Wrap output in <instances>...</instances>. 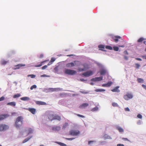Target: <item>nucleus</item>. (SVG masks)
<instances>
[{
  "mask_svg": "<svg viewBox=\"0 0 146 146\" xmlns=\"http://www.w3.org/2000/svg\"><path fill=\"white\" fill-rule=\"evenodd\" d=\"M105 48H106L110 50H112L113 49L112 47L110 46H107L105 47Z\"/></svg>",
  "mask_w": 146,
  "mask_h": 146,
  "instance_id": "36",
  "label": "nucleus"
},
{
  "mask_svg": "<svg viewBox=\"0 0 146 146\" xmlns=\"http://www.w3.org/2000/svg\"><path fill=\"white\" fill-rule=\"evenodd\" d=\"M119 48L117 46H114L113 47V49L115 51H117L119 50Z\"/></svg>",
  "mask_w": 146,
  "mask_h": 146,
  "instance_id": "38",
  "label": "nucleus"
},
{
  "mask_svg": "<svg viewBox=\"0 0 146 146\" xmlns=\"http://www.w3.org/2000/svg\"><path fill=\"white\" fill-rule=\"evenodd\" d=\"M137 117L141 119L142 118V116L140 114H138L137 115Z\"/></svg>",
  "mask_w": 146,
  "mask_h": 146,
  "instance_id": "48",
  "label": "nucleus"
},
{
  "mask_svg": "<svg viewBox=\"0 0 146 146\" xmlns=\"http://www.w3.org/2000/svg\"><path fill=\"white\" fill-rule=\"evenodd\" d=\"M80 92L81 93H82L84 94H87L88 93V92H85V91H81Z\"/></svg>",
  "mask_w": 146,
  "mask_h": 146,
  "instance_id": "50",
  "label": "nucleus"
},
{
  "mask_svg": "<svg viewBox=\"0 0 146 146\" xmlns=\"http://www.w3.org/2000/svg\"><path fill=\"white\" fill-rule=\"evenodd\" d=\"M119 88V86H117L115 88L113 89L112 90H111L112 92H119L120 90L118 89Z\"/></svg>",
  "mask_w": 146,
  "mask_h": 146,
  "instance_id": "17",
  "label": "nucleus"
},
{
  "mask_svg": "<svg viewBox=\"0 0 146 146\" xmlns=\"http://www.w3.org/2000/svg\"><path fill=\"white\" fill-rule=\"evenodd\" d=\"M98 47L100 49H104L105 48V46L103 45H99L98 46Z\"/></svg>",
  "mask_w": 146,
  "mask_h": 146,
  "instance_id": "37",
  "label": "nucleus"
},
{
  "mask_svg": "<svg viewBox=\"0 0 146 146\" xmlns=\"http://www.w3.org/2000/svg\"><path fill=\"white\" fill-rule=\"evenodd\" d=\"M21 99L23 101H27L29 100H30V98L29 97H25L21 98Z\"/></svg>",
  "mask_w": 146,
  "mask_h": 146,
  "instance_id": "22",
  "label": "nucleus"
},
{
  "mask_svg": "<svg viewBox=\"0 0 146 146\" xmlns=\"http://www.w3.org/2000/svg\"><path fill=\"white\" fill-rule=\"evenodd\" d=\"M28 133L27 135H28L29 134L32 133L33 132V130L31 128H30L28 129Z\"/></svg>",
  "mask_w": 146,
  "mask_h": 146,
  "instance_id": "24",
  "label": "nucleus"
},
{
  "mask_svg": "<svg viewBox=\"0 0 146 146\" xmlns=\"http://www.w3.org/2000/svg\"><path fill=\"white\" fill-rule=\"evenodd\" d=\"M111 38L112 39V41L117 42L118 41L119 39L121 38V37L119 36H112Z\"/></svg>",
  "mask_w": 146,
  "mask_h": 146,
  "instance_id": "9",
  "label": "nucleus"
},
{
  "mask_svg": "<svg viewBox=\"0 0 146 146\" xmlns=\"http://www.w3.org/2000/svg\"><path fill=\"white\" fill-rule=\"evenodd\" d=\"M55 60V58H52L50 60V62L52 63Z\"/></svg>",
  "mask_w": 146,
  "mask_h": 146,
  "instance_id": "45",
  "label": "nucleus"
},
{
  "mask_svg": "<svg viewBox=\"0 0 146 146\" xmlns=\"http://www.w3.org/2000/svg\"><path fill=\"white\" fill-rule=\"evenodd\" d=\"M44 62H45L44 61L40 63V64L38 65H35V67H40L41 66H42L43 63H44Z\"/></svg>",
  "mask_w": 146,
  "mask_h": 146,
  "instance_id": "34",
  "label": "nucleus"
},
{
  "mask_svg": "<svg viewBox=\"0 0 146 146\" xmlns=\"http://www.w3.org/2000/svg\"><path fill=\"white\" fill-rule=\"evenodd\" d=\"M36 103L37 104L40 105H45L46 104V103L45 102L39 101H36Z\"/></svg>",
  "mask_w": 146,
  "mask_h": 146,
  "instance_id": "18",
  "label": "nucleus"
},
{
  "mask_svg": "<svg viewBox=\"0 0 146 146\" xmlns=\"http://www.w3.org/2000/svg\"><path fill=\"white\" fill-rule=\"evenodd\" d=\"M7 63V61H6L4 60H3L1 61V64L2 65H5Z\"/></svg>",
  "mask_w": 146,
  "mask_h": 146,
  "instance_id": "35",
  "label": "nucleus"
},
{
  "mask_svg": "<svg viewBox=\"0 0 146 146\" xmlns=\"http://www.w3.org/2000/svg\"><path fill=\"white\" fill-rule=\"evenodd\" d=\"M124 54H128V53L127 50L125 51L124 52Z\"/></svg>",
  "mask_w": 146,
  "mask_h": 146,
  "instance_id": "59",
  "label": "nucleus"
},
{
  "mask_svg": "<svg viewBox=\"0 0 146 146\" xmlns=\"http://www.w3.org/2000/svg\"><path fill=\"white\" fill-rule=\"evenodd\" d=\"M47 117L48 118L50 121L55 119L60 121L61 119L60 116L58 115H54L53 114H50L48 115Z\"/></svg>",
  "mask_w": 146,
  "mask_h": 146,
  "instance_id": "1",
  "label": "nucleus"
},
{
  "mask_svg": "<svg viewBox=\"0 0 146 146\" xmlns=\"http://www.w3.org/2000/svg\"><path fill=\"white\" fill-rule=\"evenodd\" d=\"M76 115L77 116H78L81 117L82 118H84L85 117L83 115H80L79 114H76Z\"/></svg>",
  "mask_w": 146,
  "mask_h": 146,
  "instance_id": "46",
  "label": "nucleus"
},
{
  "mask_svg": "<svg viewBox=\"0 0 146 146\" xmlns=\"http://www.w3.org/2000/svg\"><path fill=\"white\" fill-rule=\"evenodd\" d=\"M69 135L73 136H78L80 134V131L78 130L72 129L70 131Z\"/></svg>",
  "mask_w": 146,
  "mask_h": 146,
  "instance_id": "3",
  "label": "nucleus"
},
{
  "mask_svg": "<svg viewBox=\"0 0 146 146\" xmlns=\"http://www.w3.org/2000/svg\"><path fill=\"white\" fill-rule=\"evenodd\" d=\"M98 107L97 106H96L95 108H93L91 110V111H93V112L94 111H96L98 110Z\"/></svg>",
  "mask_w": 146,
  "mask_h": 146,
  "instance_id": "30",
  "label": "nucleus"
},
{
  "mask_svg": "<svg viewBox=\"0 0 146 146\" xmlns=\"http://www.w3.org/2000/svg\"><path fill=\"white\" fill-rule=\"evenodd\" d=\"M137 81L138 82L143 83L144 82V80L143 79L141 78H138L137 79Z\"/></svg>",
  "mask_w": 146,
  "mask_h": 146,
  "instance_id": "29",
  "label": "nucleus"
},
{
  "mask_svg": "<svg viewBox=\"0 0 146 146\" xmlns=\"http://www.w3.org/2000/svg\"><path fill=\"white\" fill-rule=\"evenodd\" d=\"M27 76L28 77L30 76L31 78H34L36 77V76L34 74L28 75Z\"/></svg>",
  "mask_w": 146,
  "mask_h": 146,
  "instance_id": "39",
  "label": "nucleus"
},
{
  "mask_svg": "<svg viewBox=\"0 0 146 146\" xmlns=\"http://www.w3.org/2000/svg\"><path fill=\"white\" fill-rule=\"evenodd\" d=\"M133 96L131 93H127V94L124 95L123 98L126 100H128L129 99L132 98Z\"/></svg>",
  "mask_w": 146,
  "mask_h": 146,
  "instance_id": "5",
  "label": "nucleus"
},
{
  "mask_svg": "<svg viewBox=\"0 0 146 146\" xmlns=\"http://www.w3.org/2000/svg\"><path fill=\"white\" fill-rule=\"evenodd\" d=\"M52 129L53 131H59L60 129V127L59 126L53 127H52Z\"/></svg>",
  "mask_w": 146,
  "mask_h": 146,
  "instance_id": "15",
  "label": "nucleus"
},
{
  "mask_svg": "<svg viewBox=\"0 0 146 146\" xmlns=\"http://www.w3.org/2000/svg\"><path fill=\"white\" fill-rule=\"evenodd\" d=\"M106 73V70H105L103 69L100 72V74L101 75H104Z\"/></svg>",
  "mask_w": 146,
  "mask_h": 146,
  "instance_id": "28",
  "label": "nucleus"
},
{
  "mask_svg": "<svg viewBox=\"0 0 146 146\" xmlns=\"http://www.w3.org/2000/svg\"><path fill=\"white\" fill-rule=\"evenodd\" d=\"M75 66V64L74 62L67 63L66 64V66L67 67H72Z\"/></svg>",
  "mask_w": 146,
  "mask_h": 146,
  "instance_id": "13",
  "label": "nucleus"
},
{
  "mask_svg": "<svg viewBox=\"0 0 146 146\" xmlns=\"http://www.w3.org/2000/svg\"><path fill=\"white\" fill-rule=\"evenodd\" d=\"M66 139L68 140H73L75 139L74 138L72 137V138H65Z\"/></svg>",
  "mask_w": 146,
  "mask_h": 146,
  "instance_id": "43",
  "label": "nucleus"
},
{
  "mask_svg": "<svg viewBox=\"0 0 146 146\" xmlns=\"http://www.w3.org/2000/svg\"><path fill=\"white\" fill-rule=\"evenodd\" d=\"M122 139L124 141H129L127 138H122Z\"/></svg>",
  "mask_w": 146,
  "mask_h": 146,
  "instance_id": "49",
  "label": "nucleus"
},
{
  "mask_svg": "<svg viewBox=\"0 0 146 146\" xmlns=\"http://www.w3.org/2000/svg\"><path fill=\"white\" fill-rule=\"evenodd\" d=\"M95 141H89L88 142V143L89 144H90L92 142H94Z\"/></svg>",
  "mask_w": 146,
  "mask_h": 146,
  "instance_id": "54",
  "label": "nucleus"
},
{
  "mask_svg": "<svg viewBox=\"0 0 146 146\" xmlns=\"http://www.w3.org/2000/svg\"><path fill=\"white\" fill-rule=\"evenodd\" d=\"M135 65L136 66V68L137 69L139 68L140 66V65L138 63H136L135 64Z\"/></svg>",
  "mask_w": 146,
  "mask_h": 146,
  "instance_id": "41",
  "label": "nucleus"
},
{
  "mask_svg": "<svg viewBox=\"0 0 146 146\" xmlns=\"http://www.w3.org/2000/svg\"><path fill=\"white\" fill-rule=\"evenodd\" d=\"M142 57L143 59L146 60V55L143 56H142Z\"/></svg>",
  "mask_w": 146,
  "mask_h": 146,
  "instance_id": "58",
  "label": "nucleus"
},
{
  "mask_svg": "<svg viewBox=\"0 0 146 146\" xmlns=\"http://www.w3.org/2000/svg\"><path fill=\"white\" fill-rule=\"evenodd\" d=\"M23 118L21 116L18 117L16 119L15 124L17 128L19 127L22 124Z\"/></svg>",
  "mask_w": 146,
  "mask_h": 146,
  "instance_id": "2",
  "label": "nucleus"
},
{
  "mask_svg": "<svg viewBox=\"0 0 146 146\" xmlns=\"http://www.w3.org/2000/svg\"><path fill=\"white\" fill-rule=\"evenodd\" d=\"M7 105H10L14 106L16 105V103L15 102H11L8 103L7 104Z\"/></svg>",
  "mask_w": 146,
  "mask_h": 146,
  "instance_id": "21",
  "label": "nucleus"
},
{
  "mask_svg": "<svg viewBox=\"0 0 146 146\" xmlns=\"http://www.w3.org/2000/svg\"><path fill=\"white\" fill-rule=\"evenodd\" d=\"M21 96V95L20 94H17L14 95L13 96V98H19Z\"/></svg>",
  "mask_w": 146,
  "mask_h": 146,
  "instance_id": "31",
  "label": "nucleus"
},
{
  "mask_svg": "<svg viewBox=\"0 0 146 146\" xmlns=\"http://www.w3.org/2000/svg\"><path fill=\"white\" fill-rule=\"evenodd\" d=\"M46 75L45 74H44V75H42L41 76V77H42V76H46Z\"/></svg>",
  "mask_w": 146,
  "mask_h": 146,
  "instance_id": "64",
  "label": "nucleus"
},
{
  "mask_svg": "<svg viewBox=\"0 0 146 146\" xmlns=\"http://www.w3.org/2000/svg\"><path fill=\"white\" fill-rule=\"evenodd\" d=\"M8 128V126L5 125H0V131L5 130Z\"/></svg>",
  "mask_w": 146,
  "mask_h": 146,
  "instance_id": "8",
  "label": "nucleus"
},
{
  "mask_svg": "<svg viewBox=\"0 0 146 146\" xmlns=\"http://www.w3.org/2000/svg\"><path fill=\"white\" fill-rule=\"evenodd\" d=\"M73 54H70V55H67V56H73Z\"/></svg>",
  "mask_w": 146,
  "mask_h": 146,
  "instance_id": "62",
  "label": "nucleus"
},
{
  "mask_svg": "<svg viewBox=\"0 0 146 146\" xmlns=\"http://www.w3.org/2000/svg\"><path fill=\"white\" fill-rule=\"evenodd\" d=\"M47 67V65H45L44 66H43L42 68V70H44L45 69H46V68Z\"/></svg>",
  "mask_w": 146,
  "mask_h": 146,
  "instance_id": "47",
  "label": "nucleus"
},
{
  "mask_svg": "<svg viewBox=\"0 0 146 146\" xmlns=\"http://www.w3.org/2000/svg\"><path fill=\"white\" fill-rule=\"evenodd\" d=\"M95 91L96 92H104L105 90L103 89H96Z\"/></svg>",
  "mask_w": 146,
  "mask_h": 146,
  "instance_id": "26",
  "label": "nucleus"
},
{
  "mask_svg": "<svg viewBox=\"0 0 146 146\" xmlns=\"http://www.w3.org/2000/svg\"><path fill=\"white\" fill-rule=\"evenodd\" d=\"M103 79V77L102 76L99 77H96L91 79V81L93 82L98 81L102 80Z\"/></svg>",
  "mask_w": 146,
  "mask_h": 146,
  "instance_id": "10",
  "label": "nucleus"
},
{
  "mask_svg": "<svg viewBox=\"0 0 146 146\" xmlns=\"http://www.w3.org/2000/svg\"><path fill=\"white\" fill-rule=\"evenodd\" d=\"M93 74V72L91 70H89L82 73V75L85 77H88L92 75Z\"/></svg>",
  "mask_w": 146,
  "mask_h": 146,
  "instance_id": "6",
  "label": "nucleus"
},
{
  "mask_svg": "<svg viewBox=\"0 0 146 146\" xmlns=\"http://www.w3.org/2000/svg\"><path fill=\"white\" fill-rule=\"evenodd\" d=\"M117 128L119 132H123V130L121 128L119 127H117Z\"/></svg>",
  "mask_w": 146,
  "mask_h": 146,
  "instance_id": "27",
  "label": "nucleus"
},
{
  "mask_svg": "<svg viewBox=\"0 0 146 146\" xmlns=\"http://www.w3.org/2000/svg\"><path fill=\"white\" fill-rule=\"evenodd\" d=\"M119 47H124V46L123 45L122 46H119Z\"/></svg>",
  "mask_w": 146,
  "mask_h": 146,
  "instance_id": "63",
  "label": "nucleus"
},
{
  "mask_svg": "<svg viewBox=\"0 0 146 146\" xmlns=\"http://www.w3.org/2000/svg\"><path fill=\"white\" fill-rule=\"evenodd\" d=\"M52 64V62H51L50 61L48 63V65H47V66H49L51 64Z\"/></svg>",
  "mask_w": 146,
  "mask_h": 146,
  "instance_id": "60",
  "label": "nucleus"
},
{
  "mask_svg": "<svg viewBox=\"0 0 146 146\" xmlns=\"http://www.w3.org/2000/svg\"><path fill=\"white\" fill-rule=\"evenodd\" d=\"M125 110L126 111H129L130 110L128 108H126L125 109Z\"/></svg>",
  "mask_w": 146,
  "mask_h": 146,
  "instance_id": "52",
  "label": "nucleus"
},
{
  "mask_svg": "<svg viewBox=\"0 0 146 146\" xmlns=\"http://www.w3.org/2000/svg\"><path fill=\"white\" fill-rule=\"evenodd\" d=\"M5 98L3 96H2L0 98V101H2L4 100Z\"/></svg>",
  "mask_w": 146,
  "mask_h": 146,
  "instance_id": "51",
  "label": "nucleus"
},
{
  "mask_svg": "<svg viewBox=\"0 0 146 146\" xmlns=\"http://www.w3.org/2000/svg\"><path fill=\"white\" fill-rule=\"evenodd\" d=\"M117 146H124V145L122 144H117Z\"/></svg>",
  "mask_w": 146,
  "mask_h": 146,
  "instance_id": "56",
  "label": "nucleus"
},
{
  "mask_svg": "<svg viewBox=\"0 0 146 146\" xmlns=\"http://www.w3.org/2000/svg\"><path fill=\"white\" fill-rule=\"evenodd\" d=\"M82 65L84 67L83 68H79L78 69V70L79 71L82 72L85 71L88 68V65L86 64H82Z\"/></svg>",
  "mask_w": 146,
  "mask_h": 146,
  "instance_id": "7",
  "label": "nucleus"
},
{
  "mask_svg": "<svg viewBox=\"0 0 146 146\" xmlns=\"http://www.w3.org/2000/svg\"><path fill=\"white\" fill-rule=\"evenodd\" d=\"M142 86V87H143L144 89H145L146 90V85H145L144 84H143Z\"/></svg>",
  "mask_w": 146,
  "mask_h": 146,
  "instance_id": "55",
  "label": "nucleus"
},
{
  "mask_svg": "<svg viewBox=\"0 0 146 146\" xmlns=\"http://www.w3.org/2000/svg\"><path fill=\"white\" fill-rule=\"evenodd\" d=\"M68 125V123H65L62 127V129H65Z\"/></svg>",
  "mask_w": 146,
  "mask_h": 146,
  "instance_id": "33",
  "label": "nucleus"
},
{
  "mask_svg": "<svg viewBox=\"0 0 146 146\" xmlns=\"http://www.w3.org/2000/svg\"><path fill=\"white\" fill-rule=\"evenodd\" d=\"M145 39L143 37L140 38L138 40L137 42H142L143 40H144Z\"/></svg>",
  "mask_w": 146,
  "mask_h": 146,
  "instance_id": "32",
  "label": "nucleus"
},
{
  "mask_svg": "<svg viewBox=\"0 0 146 146\" xmlns=\"http://www.w3.org/2000/svg\"><path fill=\"white\" fill-rule=\"evenodd\" d=\"M28 110L33 114H34L36 111V110L34 108H29Z\"/></svg>",
  "mask_w": 146,
  "mask_h": 146,
  "instance_id": "20",
  "label": "nucleus"
},
{
  "mask_svg": "<svg viewBox=\"0 0 146 146\" xmlns=\"http://www.w3.org/2000/svg\"><path fill=\"white\" fill-rule=\"evenodd\" d=\"M8 114H4L0 115V121L2 120L9 116Z\"/></svg>",
  "mask_w": 146,
  "mask_h": 146,
  "instance_id": "11",
  "label": "nucleus"
},
{
  "mask_svg": "<svg viewBox=\"0 0 146 146\" xmlns=\"http://www.w3.org/2000/svg\"><path fill=\"white\" fill-rule=\"evenodd\" d=\"M43 57V55L42 54H41L40 55V58H42Z\"/></svg>",
  "mask_w": 146,
  "mask_h": 146,
  "instance_id": "61",
  "label": "nucleus"
},
{
  "mask_svg": "<svg viewBox=\"0 0 146 146\" xmlns=\"http://www.w3.org/2000/svg\"><path fill=\"white\" fill-rule=\"evenodd\" d=\"M104 137L105 139H111V138L110 136L108 135L107 134L105 135L104 136Z\"/></svg>",
  "mask_w": 146,
  "mask_h": 146,
  "instance_id": "23",
  "label": "nucleus"
},
{
  "mask_svg": "<svg viewBox=\"0 0 146 146\" xmlns=\"http://www.w3.org/2000/svg\"><path fill=\"white\" fill-rule=\"evenodd\" d=\"M112 105L113 107H117L118 106V104L115 102L113 103Z\"/></svg>",
  "mask_w": 146,
  "mask_h": 146,
  "instance_id": "42",
  "label": "nucleus"
},
{
  "mask_svg": "<svg viewBox=\"0 0 146 146\" xmlns=\"http://www.w3.org/2000/svg\"><path fill=\"white\" fill-rule=\"evenodd\" d=\"M113 84V82L111 81L109 82L107 84H104L102 85V86L103 87H109L111 86Z\"/></svg>",
  "mask_w": 146,
  "mask_h": 146,
  "instance_id": "12",
  "label": "nucleus"
},
{
  "mask_svg": "<svg viewBox=\"0 0 146 146\" xmlns=\"http://www.w3.org/2000/svg\"><path fill=\"white\" fill-rule=\"evenodd\" d=\"M36 88V86L35 85H34L32 86L30 88V89L31 90H32L34 88Z\"/></svg>",
  "mask_w": 146,
  "mask_h": 146,
  "instance_id": "40",
  "label": "nucleus"
},
{
  "mask_svg": "<svg viewBox=\"0 0 146 146\" xmlns=\"http://www.w3.org/2000/svg\"><path fill=\"white\" fill-rule=\"evenodd\" d=\"M59 144L61 146H66V145L64 143H59Z\"/></svg>",
  "mask_w": 146,
  "mask_h": 146,
  "instance_id": "44",
  "label": "nucleus"
},
{
  "mask_svg": "<svg viewBox=\"0 0 146 146\" xmlns=\"http://www.w3.org/2000/svg\"><path fill=\"white\" fill-rule=\"evenodd\" d=\"M32 137V136H31L29 137H27L23 141V143H25V142H27L28 141L31 137Z\"/></svg>",
  "mask_w": 146,
  "mask_h": 146,
  "instance_id": "25",
  "label": "nucleus"
},
{
  "mask_svg": "<svg viewBox=\"0 0 146 146\" xmlns=\"http://www.w3.org/2000/svg\"><path fill=\"white\" fill-rule=\"evenodd\" d=\"M135 59L137 60L141 61H142V59L140 58H136Z\"/></svg>",
  "mask_w": 146,
  "mask_h": 146,
  "instance_id": "53",
  "label": "nucleus"
},
{
  "mask_svg": "<svg viewBox=\"0 0 146 146\" xmlns=\"http://www.w3.org/2000/svg\"><path fill=\"white\" fill-rule=\"evenodd\" d=\"M124 59H125V60H127L128 59V57H127V56H124Z\"/></svg>",
  "mask_w": 146,
  "mask_h": 146,
  "instance_id": "57",
  "label": "nucleus"
},
{
  "mask_svg": "<svg viewBox=\"0 0 146 146\" xmlns=\"http://www.w3.org/2000/svg\"><path fill=\"white\" fill-rule=\"evenodd\" d=\"M74 62L75 64V66H78L81 64L80 62L79 61L75 60L74 61Z\"/></svg>",
  "mask_w": 146,
  "mask_h": 146,
  "instance_id": "19",
  "label": "nucleus"
},
{
  "mask_svg": "<svg viewBox=\"0 0 146 146\" xmlns=\"http://www.w3.org/2000/svg\"><path fill=\"white\" fill-rule=\"evenodd\" d=\"M89 104L88 103H83L79 107V108H83L86 107H87L88 106Z\"/></svg>",
  "mask_w": 146,
  "mask_h": 146,
  "instance_id": "14",
  "label": "nucleus"
},
{
  "mask_svg": "<svg viewBox=\"0 0 146 146\" xmlns=\"http://www.w3.org/2000/svg\"><path fill=\"white\" fill-rule=\"evenodd\" d=\"M64 73L67 74L73 75L76 73V71L74 70L67 69L65 70Z\"/></svg>",
  "mask_w": 146,
  "mask_h": 146,
  "instance_id": "4",
  "label": "nucleus"
},
{
  "mask_svg": "<svg viewBox=\"0 0 146 146\" xmlns=\"http://www.w3.org/2000/svg\"><path fill=\"white\" fill-rule=\"evenodd\" d=\"M25 66V64H19L16 65L15 66V68H14L15 69H19L22 66Z\"/></svg>",
  "mask_w": 146,
  "mask_h": 146,
  "instance_id": "16",
  "label": "nucleus"
}]
</instances>
